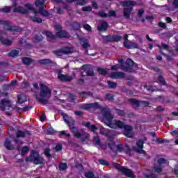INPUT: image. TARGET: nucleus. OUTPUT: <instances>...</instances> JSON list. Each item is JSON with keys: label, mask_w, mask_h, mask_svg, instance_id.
<instances>
[{"label": "nucleus", "mask_w": 178, "mask_h": 178, "mask_svg": "<svg viewBox=\"0 0 178 178\" xmlns=\"http://www.w3.org/2000/svg\"><path fill=\"white\" fill-rule=\"evenodd\" d=\"M108 27H109L108 22H106V21H103V22H102L100 25L99 26H97V30L99 31H107Z\"/></svg>", "instance_id": "obj_21"}, {"label": "nucleus", "mask_w": 178, "mask_h": 178, "mask_svg": "<svg viewBox=\"0 0 178 178\" xmlns=\"http://www.w3.org/2000/svg\"><path fill=\"white\" fill-rule=\"evenodd\" d=\"M10 108V100L8 99H3L1 100V111H9Z\"/></svg>", "instance_id": "obj_13"}, {"label": "nucleus", "mask_w": 178, "mask_h": 178, "mask_svg": "<svg viewBox=\"0 0 178 178\" xmlns=\"http://www.w3.org/2000/svg\"><path fill=\"white\" fill-rule=\"evenodd\" d=\"M10 90V85H4L3 86V92H1V97H8L9 93L8 91Z\"/></svg>", "instance_id": "obj_26"}, {"label": "nucleus", "mask_w": 178, "mask_h": 178, "mask_svg": "<svg viewBox=\"0 0 178 178\" xmlns=\"http://www.w3.org/2000/svg\"><path fill=\"white\" fill-rule=\"evenodd\" d=\"M157 83H159V84H161V86H168V83L165 81V78H163L162 75H159L157 77Z\"/></svg>", "instance_id": "obj_32"}, {"label": "nucleus", "mask_w": 178, "mask_h": 178, "mask_svg": "<svg viewBox=\"0 0 178 178\" xmlns=\"http://www.w3.org/2000/svg\"><path fill=\"white\" fill-rule=\"evenodd\" d=\"M63 51V55H69V54H72V48L70 47H63L61 49Z\"/></svg>", "instance_id": "obj_41"}, {"label": "nucleus", "mask_w": 178, "mask_h": 178, "mask_svg": "<svg viewBox=\"0 0 178 178\" xmlns=\"http://www.w3.org/2000/svg\"><path fill=\"white\" fill-rule=\"evenodd\" d=\"M1 24L4 26V30H7L8 31H17L18 33L22 31V29L19 28L18 26H12V22L10 21L1 20Z\"/></svg>", "instance_id": "obj_8"}, {"label": "nucleus", "mask_w": 178, "mask_h": 178, "mask_svg": "<svg viewBox=\"0 0 178 178\" xmlns=\"http://www.w3.org/2000/svg\"><path fill=\"white\" fill-rule=\"evenodd\" d=\"M25 8H26V9H29V10H32V12H33L35 15H37V13H40V15H41V16H43L44 17H48V16H49V12L45 10V8H40L38 10V11H37L31 4L29 3L25 4Z\"/></svg>", "instance_id": "obj_7"}, {"label": "nucleus", "mask_w": 178, "mask_h": 178, "mask_svg": "<svg viewBox=\"0 0 178 178\" xmlns=\"http://www.w3.org/2000/svg\"><path fill=\"white\" fill-rule=\"evenodd\" d=\"M10 9H12L10 7H4L3 8L1 9V12H4V13H9V12H10Z\"/></svg>", "instance_id": "obj_59"}, {"label": "nucleus", "mask_w": 178, "mask_h": 178, "mask_svg": "<svg viewBox=\"0 0 178 178\" xmlns=\"http://www.w3.org/2000/svg\"><path fill=\"white\" fill-rule=\"evenodd\" d=\"M122 6H124V17L125 19H129L130 17V15L133 12V6H136L137 3L136 1H133L131 0L125 1L122 2Z\"/></svg>", "instance_id": "obj_5"}, {"label": "nucleus", "mask_w": 178, "mask_h": 178, "mask_svg": "<svg viewBox=\"0 0 178 178\" xmlns=\"http://www.w3.org/2000/svg\"><path fill=\"white\" fill-rule=\"evenodd\" d=\"M122 35H112V42H119V41H122Z\"/></svg>", "instance_id": "obj_38"}, {"label": "nucleus", "mask_w": 178, "mask_h": 178, "mask_svg": "<svg viewBox=\"0 0 178 178\" xmlns=\"http://www.w3.org/2000/svg\"><path fill=\"white\" fill-rule=\"evenodd\" d=\"M126 65H127V67H128L127 72H130V69H133L131 67L134 65V61L130 58H128L126 60Z\"/></svg>", "instance_id": "obj_34"}, {"label": "nucleus", "mask_w": 178, "mask_h": 178, "mask_svg": "<svg viewBox=\"0 0 178 178\" xmlns=\"http://www.w3.org/2000/svg\"><path fill=\"white\" fill-rule=\"evenodd\" d=\"M86 74L87 76H94L95 73H94V70L92 69H90L86 70Z\"/></svg>", "instance_id": "obj_61"}, {"label": "nucleus", "mask_w": 178, "mask_h": 178, "mask_svg": "<svg viewBox=\"0 0 178 178\" xmlns=\"http://www.w3.org/2000/svg\"><path fill=\"white\" fill-rule=\"evenodd\" d=\"M154 172L156 173H161V172H162V167H161V165H156L154 167Z\"/></svg>", "instance_id": "obj_58"}, {"label": "nucleus", "mask_w": 178, "mask_h": 178, "mask_svg": "<svg viewBox=\"0 0 178 178\" xmlns=\"http://www.w3.org/2000/svg\"><path fill=\"white\" fill-rule=\"evenodd\" d=\"M106 99H108V101H113V95L111 93L106 95Z\"/></svg>", "instance_id": "obj_62"}, {"label": "nucleus", "mask_w": 178, "mask_h": 178, "mask_svg": "<svg viewBox=\"0 0 178 178\" xmlns=\"http://www.w3.org/2000/svg\"><path fill=\"white\" fill-rule=\"evenodd\" d=\"M26 162H33L35 165H40L44 163V158L40 156V154L37 152H33L30 156L26 157Z\"/></svg>", "instance_id": "obj_6"}, {"label": "nucleus", "mask_w": 178, "mask_h": 178, "mask_svg": "<svg viewBox=\"0 0 178 178\" xmlns=\"http://www.w3.org/2000/svg\"><path fill=\"white\" fill-rule=\"evenodd\" d=\"M53 54L57 55V56H62V55H63V51L61 49L60 50L53 51Z\"/></svg>", "instance_id": "obj_55"}, {"label": "nucleus", "mask_w": 178, "mask_h": 178, "mask_svg": "<svg viewBox=\"0 0 178 178\" xmlns=\"http://www.w3.org/2000/svg\"><path fill=\"white\" fill-rule=\"evenodd\" d=\"M35 6L36 8H39V9H46L47 6L45 5V0H37Z\"/></svg>", "instance_id": "obj_24"}, {"label": "nucleus", "mask_w": 178, "mask_h": 178, "mask_svg": "<svg viewBox=\"0 0 178 178\" xmlns=\"http://www.w3.org/2000/svg\"><path fill=\"white\" fill-rule=\"evenodd\" d=\"M71 27L74 30L79 31V30H80V23L77 22H74L71 24Z\"/></svg>", "instance_id": "obj_42"}, {"label": "nucleus", "mask_w": 178, "mask_h": 178, "mask_svg": "<svg viewBox=\"0 0 178 178\" xmlns=\"http://www.w3.org/2000/svg\"><path fill=\"white\" fill-rule=\"evenodd\" d=\"M83 12H91L92 10V7L91 6H88L82 8Z\"/></svg>", "instance_id": "obj_56"}, {"label": "nucleus", "mask_w": 178, "mask_h": 178, "mask_svg": "<svg viewBox=\"0 0 178 178\" xmlns=\"http://www.w3.org/2000/svg\"><path fill=\"white\" fill-rule=\"evenodd\" d=\"M82 41H83L82 47H83V48H84V49H87V48L90 47V44H88V40L83 38V39H82Z\"/></svg>", "instance_id": "obj_48"}, {"label": "nucleus", "mask_w": 178, "mask_h": 178, "mask_svg": "<svg viewBox=\"0 0 178 178\" xmlns=\"http://www.w3.org/2000/svg\"><path fill=\"white\" fill-rule=\"evenodd\" d=\"M29 151H30V149L29 148V147H27V146L23 147L22 148V151H21L22 156H24V155H26V154H27L29 152Z\"/></svg>", "instance_id": "obj_45"}, {"label": "nucleus", "mask_w": 178, "mask_h": 178, "mask_svg": "<svg viewBox=\"0 0 178 178\" xmlns=\"http://www.w3.org/2000/svg\"><path fill=\"white\" fill-rule=\"evenodd\" d=\"M83 29H85V30H87L88 31H91V26L88 24H83Z\"/></svg>", "instance_id": "obj_64"}, {"label": "nucleus", "mask_w": 178, "mask_h": 178, "mask_svg": "<svg viewBox=\"0 0 178 178\" xmlns=\"http://www.w3.org/2000/svg\"><path fill=\"white\" fill-rule=\"evenodd\" d=\"M45 35H46L47 37H48L49 38H51V40H55V35H54V34H52L51 32L45 31Z\"/></svg>", "instance_id": "obj_54"}, {"label": "nucleus", "mask_w": 178, "mask_h": 178, "mask_svg": "<svg viewBox=\"0 0 178 178\" xmlns=\"http://www.w3.org/2000/svg\"><path fill=\"white\" fill-rule=\"evenodd\" d=\"M124 47L127 49H134L140 48L138 44L131 41H124Z\"/></svg>", "instance_id": "obj_12"}, {"label": "nucleus", "mask_w": 178, "mask_h": 178, "mask_svg": "<svg viewBox=\"0 0 178 178\" xmlns=\"http://www.w3.org/2000/svg\"><path fill=\"white\" fill-rule=\"evenodd\" d=\"M167 161L164 158H160L157 160V163L161 166V165H163L166 163Z\"/></svg>", "instance_id": "obj_52"}, {"label": "nucleus", "mask_w": 178, "mask_h": 178, "mask_svg": "<svg viewBox=\"0 0 178 178\" xmlns=\"http://www.w3.org/2000/svg\"><path fill=\"white\" fill-rule=\"evenodd\" d=\"M108 147L111 151H113V152H115V154H118V152H125L127 155H131V150L127 145L124 147L123 145L120 144L117 145L114 141H111L108 143Z\"/></svg>", "instance_id": "obj_4"}, {"label": "nucleus", "mask_w": 178, "mask_h": 178, "mask_svg": "<svg viewBox=\"0 0 178 178\" xmlns=\"http://www.w3.org/2000/svg\"><path fill=\"white\" fill-rule=\"evenodd\" d=\"M56 36L58 38H69L70 35L67 31L65 30H61L60 31L56 33Z\"/></svg>", "instance_id": "obj_18"}, {"label": "nucleus", "mask_w": 178, "mask_h": 178, "mask_svg": "<svg viewBox=\"0 0 178 178\" xmlns=\"http://www.w3.org/2000/svg\"><path fill=\"white\" fill-rule=\"evenodd\" d=\"M40 95L42 98H40L38 96H36V99L41 102L43 105H47L48 104V99L51 98V90L44 83H40ZM47 98V99H44Z\"/></svg>", "instance_id": "obj_3"}, {"label": "nucleus", "mask_w": 178, "mask_h": 178, "mask_svg": "<svg viewBox=\"0 0 178 178\" xmlns=\"http://www.w3.org/2000/svg\"><path fill=\"white\" fill-rule=\"evenodd\" d=\"M99 16L102 18L109 17V15L108 13H104V11L99 12Z\"/></svg>", "instance_id": "obj_57"}, {"label": "nucleus", "mask_w": 178, "mask_h": 178, "mask_svg": "<svg viewBox=\"0 0 178 178\" xmlns=\"http://www.w3.org/2000/svg\"><path fill=\"white\" fill-rule=\"evenodd\" d=\"M90 137V134H88L87 132H80V137H78L77 138H80L81 141L84 142L87 138Z\"/></svg>", "instance_id": "obj_30"}, {"label": "nucleus", "mask_w": 178, "mask_h": 178, "mask_svg": "<svg viewBox=\"0 0 178 178\" xmlns=\"http://www.w3.org/2000/svg\"><path fill=\"white\" fill-rule=\"evenodd\" d=\"M97 72L99 74H102V76H106L108 74V71L104 68L99 67L97 68Z\"/></svg>", "instance_id": "obj_47"}, {"label": "nucleus", "mask_w": 178, "mask_h": 178, "mask_svg": "<svg viewBox=\"0 0 178 178\" xmlns=\"http://www.w3.org/2000/svg\"><path fill=\"white\" fill-rule=\"evenodd\" d=\"M136 145L138 147L137 152L138 154H145V151L143 149L144 148V140L143 139H139L136 142Z\"/></svg>", "instance_id": "obj_15"}, {"label": "nucleus", "mask_w": 178, "mask_h": 178, "mask_svg": "<svg viewBox=\"0 0 178 178\" xmlns=\"http://www.w3.org/2000/svg\"><path fill=\"white\" fill-rule=\"evenodd\" d=\"M101 113L103 116V119L104 120V123L108 126V127H111V129H116V127H118V129H124V126L126 125L124 122L117 120L115 122V124H113V114L111 112V109L108 108H103L101 110Z\"/></svg>", "instance_id": "obj_1"}, {"label": "nucleus", "mask_w": 178, "mask_h": 178, "mask_svg": "<svg viewBox=\"0 0 178 178\" xmlns=\"http://www.w3.org/2000/svg\"><path fill=\"white\" fill-rule=\"evenodd\" d=\"M119 69L127 72L129 70V67H126L124 65H121L120 66H119V65H115L111 66V70H119Z\"/></svg>", "instance_id": "obj_25"}, {"label": "nucleus", "mask_w": 178, "mask_h": 178, "mask_svg": "<svg viewBox=\"0 0 178 178\" xmlns=\"http://www.w3.org/2000/svg\"><path fill=\"white\" fill-rule=\"evenodd\" d=\"M13 12L14 13H22V15H26V13H29V10L22 6L15 8Z\"/></svg>", "instance_id": "obj_23"}, {"label": "nucleus", "mask_w": 178, "mask_h": 178, "mask_svg": "<svg viewBox=\"0 0 178 178\" xmlns=\"http://www.w3.org/2000/svg\"><path fill=\"white\" fill-rule=\"evenodd\" d=\"M84 176L86 178H93L95 175L94 172H92V171H88L85 172Z\"/></svg>", "instance_id": "obj_49"}, {"label": "nucleus", "mask_w": 178, "mask_h": 178, "mask_svg": "<svg viewBox=\"0 0 178 178\" xmlns=\"http://www.w3.org/2000/svg\"><path fill=\"white\" fill-rule=\"evenodd\" d=\"M123 129V134L125 136V137H128V138H133V137H134V132H133L134 128L133 126L125 124Z\"/></svg>", "instance_id": "obj_9"}, {"label": "nucleus", "mask_w": 178, "mask_h": 178, "mask_svg": "<svg viewBox=\"0 0 178 178\" xmlns=\"http://www.w3.org/2000/svg\"><path fill=\"white\" fill-rule=\"evenodd\" d=\"M114 110L115 111V113L118 116L124 117L126 116V112L124 110H121L117 108H114Z\"/></svg>", "instance_id": "obj_36"}, {"label": "nucleus", "mask_w": 178, "mask_h": 178, "mask_svg": "<svg viewBox=\"0 0 178 178\" xmlns=\"http://www.w3.org/2000/svg\"><path fill=\"white\" fill-rule=\"evenodd\" d=\"M19 50L13 49L8 53V56L10 58H16V56H19Z\"/></svg>", "instance_id": "obj_35"}, {"label": "nucleus", "mask_w": 178, "mask_h": 178, "mask_svg": "<svg viewBox=\"0 0 178 178\" xmlns=\"http://www.w3.org/2000/svg\"><path fill=\"white\" fill-rule=\"evenodd\" d=\"M18 104H24L27 101V96L24 94H20L17 96Z\"/></svg>", "instance_id": "obj_27"}, {"label": "nucleus", "mask_w": 178, "mask_h": 178, "mask_svg": "<svg viewBox=\"0 0 178 178\" xmlns=\"http://www.w3.org/2000/svg\"><path fill=\"white\" fill-rule=\"evenodd\" d=\"M44 155H46L48 158H52V155H51V149L49 148L44 149Z\"/></svg>", "instance_id": "obj_50"}, {"label": "nucleus", "mask_w": 178, "mask_h": 178, "mask_svg": "<svg viewBox=\"0 0 178 178\" xmlns=\"http://www.w3.org/2000/svg\"><path fill=\"white\" fill-rule=\"evenodd\" d=\"M18 44L26 49H31V48H33V45L30 43H27V42H26V40H24L23 38H21L18 41Z\"/></svg>", "instance_id": "obj_17"}, {"label": "nucleus", "mask_w": 178, "mask_h": 178, "mask_svg": "<svg viewBox=\"0 0 178 178\" xmlns=\"http://www.w3.org/2000/svg\"><path fill=\"white\" fill-rule=\"evenodd\" d=\"M40 65H52L54 61L51 59H41L38 61Z\"/></svg>", "instance_id": "obj_29"}, {"label": "nucleus", "mask_w": 178, "mask_h": 178, "mask_svg": "<svg viewBox=\"0 0 178 178\" xmlns=\"http://www.w3.org/2000/svg\"><path fill=\"white\" fill-rule=\"evenodd\" d=\"M111 79H124L126 74L124 72H111Z\"/></svg>", "instance_id": "obj_20"}, {"label": "nucleus", "mask_w": 178, "mask_h": 178, "mask_svg": "<svg viewBox=\"0 0 178 178\" xmlns=\"http://www.w3.org/2000/svg\"><path fill=\"white\" fill-rule=\"evenodd\" d=\"M120 172L125 176H127V177L136 178V175H134L133 171L127 168L124 167L123 168H120Z\"/></svg>", "instance_id": "obj_14"}, {"label": "nucleus", "mask_w": 178, "mask_h": 178, "mask_svg": "<svg viewBox=\"0 0 178 178\" xmlns=\"http://www.w3.org/2000/svg\"><path fill=\"white\" fill-rule=\"evenodd\" d=\"M30 131H22V130H18L16 133L17 138H24L26 136H30Z\"/></svg>", "instance_id": "obj_19"}, {"label": "nucleus", "mask_w": 178, "mask_h": 178, "mask_svg": "<svg viewBox=\"0 0 178 178\" xmlns=\"http://www.w3.org/2000/svg\"><path fill=\"white\" fill-rule=\"evenodd\" d=\"M158 48L160 50V54L162 52L163 49H165V51H169V45L165 44V43H161V45H158Z\"/></svg>", "instance_id": "obj_39"}, {"label": "nucleus", "mask_w": 178, "mask_h": 178, "mask_svg": "<svg viewBox=\"0 0 178 178\" xmlns=\"http://www.w3.org/2000/svg\"><path fill=\"white\" fill-rule=\"evenodd\" d=\"M128 102H130V104L136 106V108H139V106H141V105L142 106H148V105H149V102H148L140 101L136 99H129Z\"/></svg>", "instance_id": "obj_10"}, {"label": "nucleus", "mask_w": 178, "mask_h": 178, "mask_svg": "<svg viewBox=\"0 0 178 178\" xmlns=\"http://www.w3.org/2000/svg\"><path fill=\"white\" fill-rule=\"evenodd\" d=\"M4 147L7 149H15V147H13V145H10V140H9V139H6L5 143H4Z\"/></svg>", "instance_id": "obj_33"}, {"label": "nucleus", "mask_w": 178, "mask_h": 178, "mask_svg": "<svg viewBox=\"0 0 178 178\" xmlns=\"http://www.w3.org/2000/svg\"><path fill=\"white\" fill-rule=\"evenodd\" d=\"M107 83L109 88H116V87H118V83L116 82L108 81Z\"/></svg>", "instance_id": "obj_46"}, {"label": "nucleus", "mask_w": 178, "mask_h": 178, "mask_svg": "<svg viewBox=\"0 0 178 178\" xmlns=\"http://www.w3.org/2000/svg\"><path fill=\"white\" fill-rule=\"evenodd\" d=\"M58 169H59V170H62V171L66 170L67 169V163H60L58 165Z\"/></svg>", "instance_id": "obj_44"}, {"label": "nucleus", "mask_w": 178, "mask_h": 178, "mask_svg": "<svg viewBox=\"0 0 178 178\" xmlns=\"http://www.w3.org/2000/svg\"><path fill=\"white\" fill-rule=\"evenodd\" d=\"M1 42L5 47H10L13 44V39H8L5 38H1Z\"/></svg>", "instance_id": "obj_22"}, {"label": "nucleus", "mask_w": 178, "mask_h": 178, "mask_svg": "<svg viewBox=\"0 0 178 178\" xmlns=\"http://www.w3.org/2000/svg\"><path fill=\"white\" fill-rule=\"evenodd\" d=\"M43 38H44L42 37V34H38V35H35V40L36 41H42Z\"/></svg>", "instance_id": "obj_60"}, {"label": "nucleus", "mask_w": 178, "mask_h": 178, "mask_svg": "<svg viewBox=\"0 0 178 178\" xmlns=\"http://www.w3.org/2000/svg\"><path fill=\"white\" fill-rule=\"evenodd\" d=\"M31 20L35 23H42V19L37 17V14H35L34 17H31Z\"/></svg>", "instance_id": "obj_40"}, {"label": "nucleus", "mask_w": 178, "mask_h": 178, "mask_svg": "<svg viewBox=\"0 0 178 178\" xmlns=\"http://www.w3.org/2000/svg\"><path fill=\"white\" fill-rule=\"evenodd\" d=\"M22 62L24 65H26V66H30V65L33 63V59L29 57H24L22 58Z\"/></svg>", "instance_id": "obj_28"}, {"label": "nucleus", "mask_w": 178, "mask_h": 178, "mask_svg": "<svg viewBox=\"0 0 178 178\" xmlns=\"http://www.w3.org/2000/svg\"><path fill=\"white\" fill-rule=\"evenodd\" d=\"M81 109L83 111H90V109H98L99 108V104L98 103H90V104H83L81 106Z\"/></svg>", "instance_id": "obj_11"}, {"label": "nucleus", "mask_w": 178, "mask_h": 178, "mask_svg": "<svg viewBox=\"0 0 178 178\" xmlns=\"http://www.w3.org/2000/svg\"><path fill=\"white\" fill-rule=\"evenodd\" d=\"M63 146L61 144H57L54 147V149L56 152H59V151H62Z\"/></svg>", "instance_id": "obj_53"}, {"label": "nucleus", "mask_w": 178, "mask_h": 178, "mask_svg": "<svg viewBox=\"0 0 178 178\" xmlns=\"http://www.w3.org/2000/svg\"><path fill=\"white\" fill-rule=\"evenodd\" d=\"M158 26L160 27V29H166L167 28V26H166V24H165L164 22H159L158 23Z\"/></svg>", "instance_id": "obj_63"}, {"label": "nucleus", "mask_w": 178, "mask_h": 178, "mask_svg": "<svg viewBox=\"0 0 178 178\" xmlns=\"http://www.w3.org/2000/svg\"><path fill=\"white\" fill-rule=\"evenodd\" d=\"M156 143L157 144H163L164 143H169V140L158 138L156 139Z\"/></svg>", "instance_id": "obj_51"}, {"label": "nucleus", "mask_w": 178, "mask_h": 178, "mask_svg": "<svg viewBox=\"0 0 178 178\" xmlns=\"http://www.w3.org/2000/svg\"><path fill=\"white\" fill-rule=\"evenodd\" d=\"M104 42H112V35H102Z\"/></svg>", "instance_id": "obj_37"}, {"label": "nucleus", "mask_w": 178, "mask_h": 178, "mask_svg": "<svg viewBox=\"0 0 178 178\" xmlns=\"http://www.w3.org/2000/svg\"><path fill=\"white\" fill-rule=\"evenodd\" d=\"M93 142L95 143L96 147H102V144H101V138H99L98 135L93 137Z\"/></svg>", "instance_id": "obj_31"}, {"label": "nucleus", "mask_w": 178, "mask_h": 178, "mask_svg": "<svg viewBox=\"0 0 178 178\" xmlns=\"http://www.w3.org/2000/svg\"><path fill=\"white\" fill-rule=\"evenodd\" d=\"M87 97H92V93L90 92H82L80 93L81 98H87Z\"/></svg>", "instance_id": "obj_43"}, {"label": "nucleus", "mask_w": 178, "mask_h": 178, "mask_svg": "<svg viewBox=\"0 0 178 178\" xmlns=\"http://www.w3.org/2000/svg\"><path fill=\"white\" fill-rule=\"evenodd\" d=\"M58 78L61 81H67V82L72 81V79H73L72 76H70L68 74H60V73L58 74Z\"/></svg>", "instance_id": "obj_16"}, {"label": "nucleus", "mask_w": 178, "mask_h": 178, "mask_svg": "<svg viewBox=\"0 0 178 178\" xmlns=\"http://www.w3.org/2000/svg\"><path fill=\"white\" fill-rule=\"evenodd\" d=\"M62 116L64 122H65L66 124H67L71 133L74 134V137L76 138L80 137L81 132L79 131V128L76 127V121L72 118V117H69V115L65 113H62Z\"/></svg>", "instance_id": "obj_2"}]
</instances>
